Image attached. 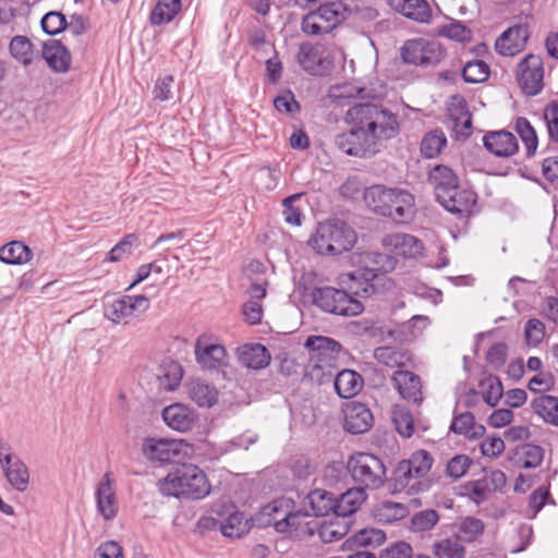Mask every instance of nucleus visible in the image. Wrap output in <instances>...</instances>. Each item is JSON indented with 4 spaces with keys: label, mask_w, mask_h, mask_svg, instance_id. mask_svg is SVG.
<instances>
[{
    "label": "nucleus",
    "mask_w": 558,
    "mask_h": 558,
    "mask_svg": "<svg viewBox=\"0 0 558 558\" xmlns=\"http://www.w3.org/2000/svg\"><path fill=\"white\" fill-rule=\"evenodd\" d=\"M387 256L379 253L366 252L360 255L363 268L340 277L341 283L350 281L347 290L332 287L315 288L312 292L313 303L323 311L340 316H357L363 313L364 305L353 295L367 296L374 291L372 281L379 271H386Z\"/></svg>",
    "instance_id": "1"
},
{
    "label": "nucleus",
    "mask_w": 558,
    "mask_h": 558,
    "mask_svg": "<svg viewBox=\"0 0 558 558\" xmlns=\"http://www.w3.org/2000/svg\"><path fill=\"white\" fill-rule=\"evenodd\" d=\"M351 125H364L376 145L395 138L400 132L397 113L377 102H363L351 107L345 114Z\"/></svg>",
    "instance_id": "2"
},
{
    "label": "nucleus",
    "mask_w": 558,
    "mask_h": 558,
    "mask_svg": "<svg viewBox=\"0 0 558 558\" xmlns=\"http://www.w3.org/2000/svg\"><path fill=\"white\" fill-rule=\"evenodd\" d=\"M364 199L373 211L389 217L397 223H404L413 218L414 197L405 190L374 185L366 190Z\"/></svg>",
    "instance_id": "3"
},
{
    "label": "nucleus",
    "mask_w": 558,
    "mask_h": 558,
    "mask_svg": "<svg viewBox=\"0 0 558 558\" xmlns=\"http://www.w3.org/2000/svg\"><path fill=\"white\" fill-rule=\"evenodd\" d=\"M159 489L165 496L202 499L210 493V484L198 466L181 464L159 482Z\"/></svg>",
    "instance_id": "4"
},
{
    "label": "nucleus",
    "mask_w": 558,
    "mask_h": 558,
    "mask_svg": "<svg viewBox=\"0 0 558 558\" xmlns=\"http://www.w3.org/2000/svg\"><path fill=\"white\" fill-rule=\"evenodd\" d=\"M355 231L344 221L330 219L318 223L308 240L310 246L322 255H339L350 251L356 242Z\"/></svg>",
    "instance_id": "5"
},
{
    "label": "nucleus",
    "mask_w": 558,
    "mask_h": 558,
    "mask_svg": "<svg viewBox=\"0 0 558 558\" xmlns=\"http://www.w3.org/2000/svg\"><path fill=\"white\" fill-rule=\"evenodd\" d=\"M310 350L306 374L311 379L322 383L326 376L332 375L341 345L336 340L324 336H311L305 341Z\"/></svg>",
    "instance_id": "6"
},
{
    "label": "nucleus",
    "mask_w": 558,
    "mask_h": 558,
    "mask_svg": "<svg viewBox=\"0 0 558 558\" xmlns=\"http://www.w3.org/2000/svg\"><path fill=\"white\" fill-rule=\"evenodd\" d=\"M348 470L355 483L368 489H378L386 480L384 462L371 453L353 454L348 461Z\"/></svg>",
    "instance_id": "7"
},
{
    "label": "nucleus",
    "mask_w": 558,
    "mask_h": 558,
    "mask_svg": "<svg viewBox=\"0 0 558 558\" xmlns=\"http://www.w3.org/2000/svg\"><path fill=\"white\" fill-rule=\"evenodd\" d=\"M345 8L339 1L322 3L302 20V31L307 35H322L331 32L344 17Z\"/></svg>",
    "instance_id": "8"
},
{
    "label": "nucleus",
    "mask_w": 558,
    "mask_h": 558,
    "mask_svg": "<svg viewBox=\"0 0 558 558\" xmlns=\"http://www.w3.org/2000/svg\"><path fill=\"white\" fill-rule=\"evenodd\" d=\"M0 465L4 477L12 488L24 493L31 480L28 466L13 452L11 445L3 439H0Z\"/></svg>",
    "instance_id": "9"
},
{
    "label": "nucleus",
    "mask_w": 558,
    "mask_h": 558,
    "mask_svg": "<svg viewBox=\"0 0 558 558\" xmlns=\"http://www.w3.org/2000/svg\"><path fill=\"white\" fill-rule=\"evenodd\" d=\"M515 78L526 96H536L544 88V63L541 56L530 53L517 65Z\"/></svg>",
    "instance_id": "10"
},
{
    "label": "nucleus",
    "mask_w": 558,
    "mask_h": 558,
    "mask_svg": "<svg viewBox=\"0 0 558 558\" xmlns=\"http://www.w3.org/2000/svg\"><path fill=\"white\" fill-rule=\"evenodd\" d=\"M445 56L446 52L438 43L422 38L407 40L401 47V57L409 64L436 65Z\"/></svg>",
    "instance_id": "11"
},
{
    "label": "nucleus",
    "mask_w": 558,
    "mask_h": 558,
    "mask_svg": "<svg viewBox=\"0 0 558 558\" xmlns=\"http://www.w3.org/2000/svg\"><path fill=\"white\" fill-rule=\"evenodd\" d=\"M335 144L340 150L354 157L374 155L378 150L364 125H352L349 132L338 134Z\"/></svg>",
    "instance_id": "12"
},
{
    "label": "nucleus",
    "mask_w": 558,
    "mask_h": 558,
    "mask_svg": "<svg viewBox=\"0 0 558 558\" xmlns=\"http://www.w3.org/2000/svg\"><path fill=\"white\" fill-rule=\"evenodd\" d=\"M149 305L145 295H124L106 303L104 315L114 324H126L131 317L145 313Z\"/></svg>",
    "instance_id": "13"
},
{
    "label": "nucleus",
    "mask_w": 558,
    "mask_h": 558,
    "mask_svg": "<svg viewBox=\"0 0 558 558\" xmlns=\"http://www.w3.org/2000/svg\"><path fill=\"white\" fill-rule=\"evenodd\" d=\"M194 354L203 371H218L227 364V351L223 345L214 341V336L203 333L195 340Z\"/></svg>",
    "instance_id": "14"
},
{
    "label": "nucleus",
    "mask_w": 558,
    "mask_h": 558,
    "mask_svg": "<svg viewBox=\"0 0 558 558\" xmlns=\"http://www.w3.org/2000/svg\"><path fill=\"white\" fill-rule=\"evenodd\" d=\"M289 499H277L263 508V513L274 518V526L277 532L286 533L290 527L294 530L301 529L305 518L310 517V511L306 507L303 510L287 511L282 518H279V510L289 508Z\"/></svg>",
    "instance_id": "15"
},
{
    "label": "nucleus",
    "mask_w": 558,
    "mask_h": 558,
    "mask_svg": "<svg viewBox=\"0 0 558 558\" xmlns=\"http://www.w3.org/2000/svg\"><path fill=\"white\" fill-rule=\"evenodd\" d=\"M96 508L105 521L113 520L119 511V502L114 488V480L110 472H106L99 481L96 492Z\"/></svg>",
    "instance_id": "16"
},
{
    "label": "nucleus",
    "mask_w": 558,
    "mask_h": 558,
    "mask_svg": "<svg viewBox=\"0 0 558 558\" xmlns=\"http://www.w3.org/2000/svg\"><path fill=\"white\" fill-rule=\"evenodd\" d=\"M305 525L308 534L313 535L316 532L323 543H333L348 534L350 521L333 514L328 520L319 523L306 522Z\"/></svg>",
    "instance_id": "17"
},
{
    "label": "nucleus",
    "mask_w": 558,
    "mask_h": 558,
    "mask_svg": "<svg viewBox=\"0 0 558 558\" xmlns=\"http://www.w3.org/2000/svg\"><path fill=\"white\" fill-rule=\"evenodd\" d=\"M391 380L403 400L414 404L423 402V387L418 375L410 371L398 369L393 373Z\"/></svg>",
    "instance_id": "18"
},
{
    "label": "nucleus",
    "mask_w": 558,
    "mask_h": 558,
    "mask_svg": "<svg viewBox=\"0 0 558 558\" xmlns=\"http://www.w3.org/2000/svg\"><path fill=\"white\" fill-rule=\"evenodd\" d=\"M182 444L173 439H146L143 445L144 454L151 461L160 463L174 462L181 454Z\"/></svg>",
    "instance_id": "19"
},
{
    "label": "nucleus",
    "mask_w": 558,
    "mask_h": 558,
    "mask_svg": "<svg viewBox=\"0 0 558 558\" xmlns=\"http://www.w3.org/2000/svg\"><path fill=\"white\" fill-rule=\"evenodd\" d=\"M384 248L396 257L412 258L421 254L422 243L413 235L407 233H391L383 238Z\"/></svg>",
    "instance_id": "20"
},
{
    "label": "nucleus",
    "mask_w": 558,
    "mask_h": 558,
    "mask_svg": "<svg viewBox=\"0 0 558 558\" xmlns=\"http://www.w3.org/2000/svg\"><path fill=\"white\" fill-rule=\"evenodd\" d=\"M374 422L371 410L363 403L350 402L344 409L343 427L351 434L367 432Z\"/></svg>",
    "instance_id": "21"
},
{
    "label": "nucleus",
    "mask_w": 558,
    "mask_h": 558,
    "mask_svg": "<svg viewBox=\"0 0 558 558\" xmlns=\"http://www.w3.org/2000/svg\"><path fill=\"white\" fill-rule=\"evenodd\" d=\"M527 38V28L522 25H515L505 31L496 39L495 49L501 56L512 57L524 49Z\"/></svg>",
    "instance_id": "22"
},
{
    "label": "nucleus",
    "mask_w": 558,
    "mask_h": 558,
    "mask_svg": "<svg viewBox=\"0 0 558 558\" xmlns=\"http://www.w3.org/2000/svg\"><path fill=\"white\" fill-rule=\"evenodd\" d=\"M429 484L426 481H418L411 472V468L402 460L395 469L389 482L392 493L408 490L409 494L426 490Z\"/></svg>",
    "instance_id": "23"
},
{
    "label": "nucleus",
    "mask_w": 558,
    "mask_h": 558,
    "mask_svg": "<svg viewBox=\"0 0 558 558\" xmlns=\"http://www.w3.org/2000/svg\"><path fill=\"white\" fill-rule=\"evenodd\" d=\"M388 5L397 13L417 23H428L432 8L426 0H387Z\"/></svg>",
    "instance_id": "24"
},
{
    "label": "nucleus",
    "mask_w": 558,
    "mask_h": 558,
    "mask_svg": "<svg viewBox=\"0 0 558 558\" xmlns=\"http://www.w3.org/2000/svg\"><path fill=\"white\" fill-rule=\"evenodd\" d=\"M484 147L499 157H509L518 151L519 144L515 136L508 131H494L483 137Z\"/></svg>",
    "instance_id": "25"
},
{
    "label": "nucleus",
    "mask_w": 558,
    "mask_h": 558,
    "mask_svg": "<svg viewBox=\"0 0 558 558\" xmlns=\"http://www.w3.org/2000/svg\"><path fill=\"white\" fill-rule=\"evenodd\" d=\"M43 58L48 66L57 73H65L71 65V53L60 40H49L44 44Z\"/></svg>",
    "instance_id": "26"
},
{
    "label": "nucleus",
    "mask_w": 558,
    "mask_h": 558,
    "mask_svg": "<svg viewBox=\"0 0 558 558\" xmlns=\"http://www.w3.org/2000/svg\"><path fill=\"white\" fill-rule=\"evenodd\" d=\"M162 418L170 428L186 432L193 427L195 414L190 408L181 403H173L163 409Z\"/></svg>",
    "instance_id": "27"
},
{
    "label": "nucleus",
    "mask_w": 558,
    "mask_h": 558,
    "mask_svg": "<svg viewBox=\"0 0 558 558\" xmlns=\"http://www.w3.org/2000/svg\"><path fill=\"white\" fill-rule=\"evenodd\" d=\"M428 180L434 187L437 201L444 198L453 191V187L459 185L456 173L444 165L434 167L429 172Z\"/></svg>",
    "instance_id": "28"
},
{
    "label": "nucleus",
    "mask_w": 558,
    "mask_h": 558,
    "mask_svg": "<svg viewBox=\"0 0 558 558\" xmlns=\"http://www.w3.org/2000/svg\"><path fill=\"white\" fill-rule=\"evenodd\" d=\"M448 112L457 135L468 137L472 130V117L466 101L460 96L452 97Z\"/></svg>",
    "instance_id": "29"
},
{
    "label": "nucleus",
    "mask_w": 558,
    "mask_h": 558,
    "mask_svg": "<svg viewBox=\"0 0 558 558\" xmlns=\"http://www.w3.org/2000/svg\"><path fill=\"white\" fill-rule=\"evenodd\" d=\"M438 202L450 213L464 214L471 211L475 205L476 197L472 191L461 190L457 185L451 193H448Z\"/></svg>",
    "instance_id": "30"
},
{
    "label": "nucleus",
    "mask_w": 558,
    "mask_h": 558,
    "mask_svg": "<svg viewBox=\"0 0 558 558\" xmlns=\"http://www.w3.org/2000/svg\"><path fill=\"white\" fill-rule=\"evenodd\" d=\"M366 494L362 487L348 489L336 499L335 514L349 519L365 501Z\"/></svg>",
    "instance_id": "31"
},
{
    "label": "nucleus",
    "mask_w": 558,
    "mask_h": 558,
    "mask_svg": "<svg viewBox=\"0 0 558 558\" xmlns=\"http://www.w3.org/2000/svg\"><path fill=\"white\" fill-rule=\"evenodd\" d=\"M298 61L304 71L313 75L320 74L325 69L322 47L310 43L300 45Z\"/></svg>",
    "instance_id": "32"
},
{
    "label": "nucleus",
    "mask_w": 558,
    "mask_h": 558,
    "mask_svg": "<svg viewBox=\"0 0 558 558\" xmlns=\"http://www.w3.org/2000/svg\"><path fill=\"white\" fill-rule=\"evenodd\" d=\"M239 361L247 368L260 369L269 364L270 355L262 344H245L239 349Z\"/></svg>",
    "instance_id": "33"
},
{
    "label": "nucleus",
    "mask_w": 558,
    "mask_h": 558,
    "mask_svg": "<svg viewBox=\"0 0 558 558\" xmlns=\"http://www.w3.org/2000/svg\"><path fill=\"white\" fill-rule=\"evenodd\" d=\"M336 498L331 493L315 489L311 492L305 499V506L310 511V515L323 517L330 510L335 512Z\"/></svg>",
    "instance_id": "34"
},
{
    "label": "nucleus",
    "mask_w": 558,
    "mask_h": 558,
    "mask_svg": "<svg viewBox=\"0 0 558 558\" xmlns=\"http://www.w3.org/2000/svg\"><path fill=\"white\" fill-rule=\"evenodd\" d=\"M189 396L199 407L210 408L218 400V390L204 380L194 379L189 383Z\"/></svg>",
    "instance_id": "35"
},
{
    "label": "nucleus",
    "mask_w": 558,
    "mask_h": 558,
    "mask_svg": "<svg viewBox=\"0 0 558 558\" xmlns=\"http://www.w3.org/2000/svg\"><path fill=\"white\" fill-rule=\"evenodd\" d=\"M335 389L341 398H351L362 388L363 379L354 371L343 369L335 378Z\"/></svg>",
    "instance_id": "36"
},
{
    "label": "nucleus",
    "mask_w": 558,
    "mask_h": 558,
    "mask_svg": "<svg viewBox=\"0 0 558 558\" xmlns=\"http://www.w3.org/2000/svg\"><path fill=\"white\" fill-rule=\"evenodd\" d=\"M543 459V448L533 444H524L518 447L513 456L514 464L524 469L537 468L542 463Z\"/></svg>",
    "instance_id": "37"
},
{
    "label": "nucleus",
    "mask_w": 558,
    "mask_h": 558,
    "mask_svg": "<svg viewBox=\"0 0 558 558\" xmlns=\"http://www.w3.org/2000/svg\"><path fill=\"white\" fill-rule=\"evenodd\" d=\"M374 357L388 367H403L411 362V354L404 349L379 347L374 351Z\"/></svg>",
    "instance_id": "38"
},
{
    "label": "nucleus",
    "mask_w": 558,
    "mask_h": 558,
    "mask_svg": "<svg viewBox=\"0 0 558 558\" xmlns=\"http://www.w3.org/2000/svg\"><path fill=\"white\" fill-rule=\"evenodd\" d=\"M373 514L378 522L392 523L405 518L409 509L402 502L386 500L374 508Z\"/></svg>",
    "instance_id": "39"
},
{
    "label": "nucleus",
    "mask_w": 558,
    "mask_h": 558,
    "mask_svg": "<svg viewBox=\"0 0 558 558\" xmlns=\"http://www.w3.org/2000/svg\"><path fill=\"white\" fill-rule=\"evenodd\" d=\"M533 411L545 422L558 426V397L542 395L532 401Z\"/></svg>",
    "instance_id": "40"
},
{
    "label": "nucleus",
    "mask_w": 558,
    "mask_h": 558,
    "mask_svg": "<svg viewBox=\"0 0 558 558\" xmlns=\"http://www.w3.org/2000/svg\"><path fill=\"white\" fill-rule=\"evenodd\" d=\"M31 258V248L21 241H12L0 248V260L5 264L21 265Z\"/></svg>",
    "instance_id": "41"
},
{
    "label": "nucleus",
    "mask_w": 558,
    "mask_h": 558,
    "mask_svg": "<svg viewBox=\"0 0 558 558\" xmlns=\"http://www.w3.org/2000/svg\"><path fill=\"white\" fill-rule=\"evenodd\" d=\"M9 51L11 57L24 66L32 64L34 61L33 44L26 36H14L9 44Z\"/></svg>",
    "instance_id": "42"
},
{
    "label": "nucleus",
    "mask_w": 558,
    "mask_h": 558,
    "mask_svg": "<svg viewBox=\"0 0 558 558\" xmlns=\"http://www.w3.org/2000/svg\"><path fill=\"white\" fill-rule=\"evenodd\" d=\"M181 10V0H158L151 14L150 23L161 25L171 22Z\"/></svg>",
    "instance_id": "43"
},
{
    "label": "nucleus",
    "mask_w": 558,
    "mask_h": 558,
    "mask_svg": "<svg viewBox=\"0 0 558 558\" xmlns=\"http://www.w3.org/2000/svg\"><path fill=\"white\" fill-rule=\"evenodd\" d=\"M385 541L386 534L384 531L375 527H366L355 533L347 542L350 546L376 548L383 545Z\"/></svg>",
    "instance_id": "44"
},
{
    "label": "nucleus",
    "mask_w": 558,
    "mask_h": 558,
    "mask_svg": "<svg viewBox=\"0 0 558 558\" xmlns=\"http://www.w3.org/2000/svg\"><path fill=\"white\" fill-rule=\"evenodd\" d=\"M403 461L411 468L412 474H414L418 481H424L434 463L432 454L426 450H417L413 452L409 459Z\"/></svg>",
    "instance_id": "45"
},
{
    "label": "nucleus",
    "mask_w": 558,
    "mask_h": 558,
    "mask_svg": "<svg viewBox=\"0 0 558 558\" xmlns=\"http://www.w3.org/2000/svg\"><path fill=\"white\" fill-rule=\"evenodd\" d=\"M484 532L482 520L473 517H466L457 526L456 537L459 541L472 543Z\"/></svg>",
    "instance_id": "46"
},
{
    "label": "nucleus",
    "mask_w": 558,
    "mask_h": 558,
    "mask_svg": "<svg viewBox=\"0 0 558 558\" xmlns=\"http://www.w3.org/2000/svg\"><path fill=\"white\" fill-rule=\"evenodd\" d=\"M433 553L437 558H464L465 548L457 537H448L436 542Z\"/></svg>",
    "instance_id": "47"
},
{
    "label": "nucleus",
    "mask_w": 558,
    "mask_h": 558,
    "mask_svg": "<svg viewBox=\"0 0 558 558\" xmlns=\"http://www.w3.org/2000/svg\"><path fill=\"white\" fill-rule=\"evenodd\" d=\"M447 145V138L442 131L435 130L427 133L421 143V151L426 158H434L440 154Z\"/></svg>",
    "instance_id": "48"
},
{
    "label": "nucleus",
    "mask_w": 558,
    "mask_h": 558,
    "mask_svg": "<svg viewBox=\"0 0 558 558\" xmlns=\"http://www.w3.org/2000/svg\"><path fill=\"white\" fill-rule=\"evenodd\" d=\"M329 97L333 100L350 99V98H371L373 97L371 92L365 88L357 86L352 83H344L340 85L331 86L329 90Z\"/></svg>",
    "instance_id": "49"
},
{
    "label": "nucleus",
    "mask_w": 558,
    "mask_h": 558,
    "mask_svg": "<svg viewBox=\"0 0 558 558\" xmlns=\"http://www.w3.org/2000/svg\"><path fill=\"white\" fill-rule=\"evenodd\" d=\"M515 131L520 135L529 157L533 156L537 149V135L534 128L525 118H518L515 121Z\"/></svg>",
    "instance_id": "50"
},
{
    "label": "nucleus",
    "mask_w": 558,
    "mask_h": 558,
    "mask_svg": "<svg viewBox=\"0 0 558 558\" xmlns=\"http://www.w3.org/2000/svg\"><path fill=\"white\" fill-rule=\"evenodd\" d=\"M488 75L489 66L483 60L468 61L462 69V76L466 83H482Z\"/></svg>",
    "instance_id": "51"
},
{
    "label": "nucleus",
    "mask_w": 558,
    "mask_h": 558,
    "mask_svg": "<svg viewBox=\"0 0 558 558\" xmlns=\"http://www.w3.org/2000/svg\"><path fill=\"white\" fill-rule=\"evenodd\" d=\"M476 428L483 429V426H475L474 415L471 412H464L457 416H454L450 429L459 435H464L465 437L473 438L477 436Z\"/></svg>",
    "instance_id": "52"
},
{
    "label": "nucleus",
    "mask_w": 558,
    "mask_h": 558,
    "mask_svg": "<svg viewBox=\"0 0 558 558\" xmlns=\"http://www.w3.org/2000/svg\"><path fill=\"white\" fill-rule=\"evenodd\" d=\"M492 488L487 480H477L465 483L462 486V495L468 496L476 505L485 501L490 495Z\"/></svg>",
    "instance_id": "53"
},
{
    "label": "nucleus",
    "mask_w": 558,
    "mask_h": 558,
    "mask_svg": "<svg viewBox=\"0 0 558 558\" xmlns=\"http://www.w3.org/2000/svg\"><path fill=\"white\" fill-rule=\"evenodd\" d=\"M392 421L397 432L404 438L414 433V421L411 412L402 407H396L392 412Z\"/></svg>",
    "instance_id": "54"
},
{
    "label": "nucleus",
    "mask_w": 558,
    "mask_h": 558,
    "mask_svg": "<svg viewBox=\"0 0 558 558\" xmlns=\"http://www.w3.org/2000/svg\"><path fill=\"white\" fill-rule=\"evenodd\" d=\"M546 336V326L538 318H530L524 325V340L529 347H537Z\"/></svg>",
    "instance_id": "55"
},
{
    "label": "nucleus",
    "mask_w": 558,
    "mask_h": 558,
    "mask_svg": "<svg viewBox=\"0 0 558 558\" xmlns=\"http://www.w3.org/2000/svg\"><path fill=\"white\" fill-rule=\"evenodd\" d=\"M438 35L456 40V41H469L472 37V32L463 23L459 21H451L438 28Z\"/></svg>",
    "instance_id": "56"
},
{
    "label": "nucleus",
    "mask_w": 558,
    "mask_h": 558,
    "mask_svg": "<svg viewBox=\"0 0 558 558\" xmlns=\"http://www.w3.org/2000/svg\"><path fill=\"white\" fill-rule=\"evenodd\" d=\"M439 520L437 511L427 509L415 513L411 519V529L414 532H425L433 529Z\"/></svg>",
    "instance_id": "57"
},
{
    "label": "nucleus",
    "mask_w": 558,
    "mask_h": 558,
    "mask_svg": "<svg viewBox=\"0 0 558 558\" xmlns=\"http://www.w3.org/2000/svg\"><path fill=\"white\" fill-rule=\"evenodd\" d=\"M246 525L247 523L244 521L243 514L234 512L226 519L220 530L227 537H240L247 531Z\"/></svg>",
    "instance_id": "58"
},
{
    "label": "nucleus",
    "mask_w": 558,
    "mask_h": 558,
    "mask_svg": "<svg viewBox=\"0 0 558 558\" xmlns=\"http://www.w3.org/2000/svg\"><path fill=\"white\" fill-rule=\"evenodd\" d=\"M301 194H293L283 199V218L284 221L292 226H300L302 222V213L301 209L294 206V203L301 198Z\"/></svg>",
    "instance_id": "59"
},
{
    "label": "nucleus",
    "mask_w": 558,
    "mask_h": 558,
    "mask_svg": "<svg viewBox=\"0 0 558 558\" xmlns=\"http://www.w3.org/2000/svg\"><path fill=\"white\" fill-rule=\"evenodd\" d=\"M41 27L45 33L54 35L58 34L66 27L65 16L56 11L48 12L41 19Z\"/></svg>",
    "instance_id": "60"
},
{
    "label": "nucleus",
    "mask_w": 558,
    "mask_h": 558,
    "mask_svg": "<svg viewBox=\"0 0 558 558\" xmlns=\"http://www.w3.org/2000/svg\"><path fill=\"white\" fill-rule=\"evenodd\" d=\"M483 399L490 405L495 407L504 395V389L498 378H488L483 384Z\"/></svg>",
    "instance_id": "61"
},
{
    "label": "nucleus",
    "mask_w": 558,
    "mask_h": 558,
    "mask_svg": "<svg viewBox=\"0 0 558 558\" xmlns=\"http://www.w3.org/2000/svg\"><path fill=\"white\" fill-rule=\"evenodd\" d=\"M471 465V459L465 454H457L447 464L446 473L453 480L462 477Z\"/></svg>",
    "instance_id": "62"
},
{
    "label": "nucleus",
    "mask_w": 558,
    "mask_h": 558,
    "mask_svg": "<svg viewBox=\"0 0 558 558\" xmlns=\"http://www.w3.org/2000/svg\"><path fill=\"white\" fill-rule=\"evenodd\" d=\"M135 241H136L135 234L125 235L108 253L107 260L114 263V262L121 260L124 256L130 255L131 251H132L133 243Z\"/></svg>",
    "instance_id": "63"
},
{
    "label": "nucleus",
    "mask_w": 558,
    "mask_h": 558,
    "mask_svg": "<svg viewBox=\"0 0 558 558\" xmlns=\"http://www.w3.org/2000/svg\"><path fill=\"white\" fill-rule=\"evenodd\" d=\"M544 120L547 125L549 138L558 143V105L549 104L544 110Z\"/></svg>",
    "instance_id": "64"
}]
</instances>
